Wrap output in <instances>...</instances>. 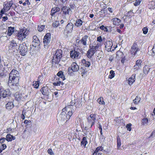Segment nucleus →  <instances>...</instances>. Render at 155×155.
Wrapping results in <instances>:
<instances>
[{
  "instance_id": "33",
  "label": "nucleus",
  "mask_w": 155,
  "mask_h": 155,
  "mask_svg": "<svg viewBox=\"0 0 155 155\" xmlns=\"http://www.w3.org/2000/svg\"><path fill=\"white\" fill-rule=\"evenodd\" d=\"M149 70V68L148 66L146 65L143 68V72L145 74H147Z\"/></svg>"
},
{
  "instance_id": "12",
  "label": "nucleus",
  "mask_w": 155,
  "mask_h": 155,
  "mask_svg": "<svg viewBox=\"0 0 155 155\" xmlns=\"http://www.w3.org/2000/svg\"><path fill=\"white\" fill-rule=\"evenodd\" d=\"M43 78L41 76H39L38 77V80L37 81L33 82V86L36 88H38L39 86V83L40 82V81Z\"/></svg>"
},
{
  "instance_id": "18",
  "label": "nucleus",
  "mask_w": 155,
  "mask_h": 155,
  "mask_svg": "<svg viewBox=\"0 0 155 155\" xmlns=\"http://www.w3.org/2000/svg\"><path fill=\"white\" fill-rule=\"evenodd\" d=\"M142 62L140 60H137L136 61V65L134 66V69L136 70H137L141 66V64Z\"/></svg>"
},
{
  "instance_id": "37",
  "label": "nucleus",
  "mask_w": 155,
  "mask_h": 155,
  "mask_svg": "<svg viewBox=\"0 0 155 155\" xmlns=\"http://www.w3.org/2000/svg\"><path fill=\"white\" fill-rule=\"evenodd\" d=\"M115 73L113 70H111L110 72V74L108 76L109 78L112 79L114 77Z\"/></svg>"
},
{
  "instance_id": "31",
  "label": "nucleus",
  "mask_w": 155,
  "mask_h": 155,
  "mask_svg": "<svg viewBox=\"0 0 155 155\" xmlns=\"http://www.w3.org/2000/svg\"><path fill=\"white\" fill-rule=\"evenodd\" d=\"M57 75L58 76L61 78L62 80H64L65 79V77L63 75L62 71H59L57 73Z\"/></svg>"
},
{
  "instance_id": "8",
  "label": "nucleus",
  "mask_w": 155,
  "mask_h": 155,
  "mask_svg": "<svg viewBox=\"0 0 155 155\" xmlns=\"http://www.w3.org/2000/svg\"><path fill=\"white\" fill-rule=\"evenodd\" d=\"M11 94L10 90L7 89L5 90L3 89L0 90V95L3 97H5L9 96Z\"/></svg>"
},
{
  "instance_id": "16",
  "label": "nucleus",
  "mask_w": 155,
  "mask_h": 155,
  "mask_svg": "<svg viewBox=\"0 0 155 155\" xmlns=\"http://www.w3.org/2000/svg\"><path fill=\"white\" fill-rule=\"evenodd\" d=\"M136 74H133L128 79V83L129 85H132L135 81Z\"/></svg>"
},
{
  "instance_id": "56",
  "label": "nucleus",
  "mask_w": 155,
  "mask_h": 155,
  "mask_svg": "<svg viewBox=\"0 0 155 155\" xmlns=\"http://www.w3.org/2000/svg\"><path fill=\"white\" fill-rule=\"evenodd\" d=\"M98 124H99V126L98 127V128L100 130H102V126L101 125L100 123H98Z\"/></svg>"
},
{
  "instance_id": "5",
  "label": "nucleus",
  "mask_w": 155,
  "mask_h": 155,
  "mask_svg": "<svg viewBox=\"0 0 155 155\" xmlns=\"http://www.w3.org/2000/svg\"><path fill=\"white\" fill-rule=\"evenodd\" d=\"M62 51L61 49H58L54 55L53 57V63H58L60 61L61 58L62 57Z\"/></svg>"
},
{
  "instance_id": "1",
  "label": "nucleus",
  "mask_w": 155,
  "mask_h": 155,
  "mask_svg": "<svg viewBox=\"0 0 155 155\" xmlns=\"http://www.w3.org/2000/svg\"><path fill=\"white\" fill-rule=\"evenodd\" d=\"M19 79V74L15 70H12L9 74L8 84L12 88L17 90L20 87L18 85Z\"/></svg>"
},
{
  "instance_id": "44",
  "label": "nucleus",
  "mask_w": 155,
  "mask_h": 155,
  "mask_svg": "<svg viewBox=\"0 0 155 155\" xmlns=\"http://www.w3.org/2000/svg\"><path fill=\"white\" fill-rule=\"evenodd\" d=\"M61 84H62L61 81H58L57 82L53 83V84L54 86H60Z\"/></svg>"
},
{
  "instance_id": "42",
  "label": "nucleus",
  "mask_w": 155,
  "mask_h": 155,
  "mask_svg": "<svg viewBox=\"0 0 155 155\" xmlns=\"http://www.w3.org/2000/svg\"><path fill=\"white\" fill-rule=\"evenodd\" d=\"M33 41L40 42L39 39L36 35H34L33 37Z\"/></svg>"
},
{
  "instance_id": "4",
  "label": "nucleus",
  "mask_w": 155,
  "mask_h": 155,
  "mask_svg": "<svg viewBox=\"0 0 155 155\" xmlns=\"http://www.w3.org/2000/svg\"><path fill=\"white\" fill-rule=\"evenodd\" d=\"M28 31L25 28L20 29L17 34V38L18 40L22 41L28 35Z\"/></svg>"
},
{
  "instance_id": "10",
  "label": "nucleus",
  "mask_w": 155,
  "mask_h": 155,
  "mask_svg": "<svg viewBox=\"0 0 155 155\" xmlns=\"http://www.w3.org/2000/svg\"><path fill=\"white\" fill-rule=\"evenodd\" d=\"M12 5L13 3L12 1L7 2L6 3L4 4V10H6V11H8L10 10Z\"/></svg>"
},
{
  "instance_id": "47",
  "label": "nucleus",
  "mask_w": 155,
  "mask_h": 155,
  "mask_svg": "<svg viewBox=\"0 0 155 155\" xmlns=\"http://www.w3.org/2000/svg\"><path fill=\"white\" fill-rule=\"evenodd\" d=\"M131 124H127L126 125V128L127 129V130L129 131H130L131 129Z\"/></svg>"
},
{
  "instance_id": "39",
  "label": "nucleus",
  "mask_w": 155,
  "mask_h": 155,
  "mask_svg": "<svg viewBox=\"0 0 155 155\" xmlns=\"http://www.w3.org/2000/svg\"><path fill=\"white\" fill-rule=\"evenodd\" d=\"M103 147H98L96 149V150H95L94 152H100L103 150Z\"/></svg>"
},
{
  "instance_id": "3",
  "label": "nucleus",
  "mask_w": 155,
  "mask_h": 155,
  "mask_svg": "<svg viewBox=\"0 0 155 155\" xmlns=\"http://www.w3.org/2000/svg\"><path fill=\"white\" fill-rule=\"evenodd\" d=\"M96 116V114H92L88 117L87 122L86 124V126L85 127L86 130L91 128L94 125Z\"/></svg>"
},
{
  "instance_id": "24",
  "label": "nucleus",
  "mask_w": 155,
  "mask_h": 155,
  "mask_svg": "<svg viewBox=\"0 0 155 155\" xmlns=\"http://www.w3.org/2000/svg\"><path fill=\"white\" fill-rule=\"evenodd\" d=\"M17 43L14 41H12L9 45V48H18Z\"/></svg>"
},
{
  "instance_id": "25",
  "label": "nucleus",
  "mask_w": 155,
  "mask_h": 155,
  "mask_svg": "<svg viewBox=\"0 0 155 155\" xmlns=\"http://www.w3.org/2000/svg\"><path fill=\"white\" fill-rule=\"evenodd\" d=\"M14 31V28L10 27H8V32L7 34L8 36H11Z\"/></svg>"
},
{
  "instance_id": "58",
  "label": "nucleus",
  "mask_w": 155,
  "mask_h": 155,
  "mask_svg": "<svg viewBox=\"0 0 155 155\" xmlns=\"http://www.w3.org/2000/svg\"><path fill=\"white\" fill-rule=\"evenodd\" d=\"M5 11H6V10H4V8H3L1 10L0 13L1 14H4V12Z\"/></svg>"
},
{
  "instance_id": "50",
  "label": "nucleus",
  "mask_w": 155,
  "mask_h": 155,
  "mask_svg": "<svg viewBox=\"0 0 155 155\" xmlns=\"http://www.w3.org/2000/svg\"><path fill=\"white\" fill-rule=\"evenodd\" d=\"M25 112H24V110H23L22 111V114L21 115V118L22 119H23L24 120L25 119Z\"/></svg>"
},
{
  "instance_id": "23",
  "label": "nucleus",
  "mask_w": 155,
  "mask_h": 155,
  "mask_svg": "<svg viewBox=\"0 0 155 155\" xmlns=\"http://www.w3.org/2000/svg\"><path fill=\"white\" fill-rule=\"evenodd\" d=\"M6 140L8 141H11L12 140H14L15 139V137L12 135L8 134L6 136Z\"/></svg>"
},
{
  "instance_id": "32",
  "label": "nucleus",
  "mask_w": 155,
  "mask_h": 155,
  "mask_svg": "<svg viewBox=\"0 0 155 155\" xmlns=\"http://www.w3.org/2000/svg\"><path fill=\"white\" fill-rule=\"evenodd\" d=\"M82 63L86 67H88L90 65V62L88 61H86L84 59L82 60Z\"/></svg>"
},
{
  "instance_id": "55",
  "label": "nucleus",
  "mask_w": 155,
  "mask_h": 155,
  "mask_svg": "<svg viewBox=\"0 0 155 155\" xmlns=\"http://www.w3.org/2000/svg\"><path fill=\"white\" fill-rule=\"evenodd\" d=\"M8 17L7 16H4L2 17L3 21H5L6 20H8Z\"/></svg>"
},
{
  "instance_id": "38",
  "label": "nucleus",
  "mask_w": 155,
  "mask_h": 155,
  "mask_svg": "<svg viewBox=\"0 0 155 155\" xmlns=\"http://www.w3.org/2000/svg\"><path fill=\"white\" fill-rule=\"evenodd\" d=\"M39 45V42L32 41V46L34 48H38Z\"/></svg>"
},
{
  "instance_id": "61",
  "label": "nucleus",
  "mask_w": 155,
  "mask_h": 155,
  "mask_svg": "<svg viewBox=\"0 0 155 155\" xmlns=\"http://www.w3.org/2000/svg\"><path fill=\"white\" fill-rule=\"evenodd\" d=\"M94 154H95L96 155H101V153L100 152H94Z\"/></svg>"
},
{
  "instance_id": "48",
  "label": "nucleus",
  "mask_w": 155,
  "mask_h": 155,
  "mask_svg": "<svg viewBox=\"0 0 155 155\" xmlns=\"http://www.w3.org/2000/svg\"><path fill=\"white\" fill-rule=\"evenodd\" d=\"M142 30L143 33L146 34L148 32V29L147 27H144L143 28Z\"/></svg>"
},
{
  "instance_id": "26",
  "label": "nucleus",
  "mask_w": 155,
  "mask_h": 155,
  "mask_svg": "<svg viewBox=\"0 0 155 155\" xmlns=\"http://www.w3.org/2000/svg\"><path fill=\"white\" fill-rule=\"evenodd\" d=\"M59 10V8L58 7H55L54 8H53L51 12V15H53L55 13L57 12Z\"/></svg>"
},
{
  "instance_id": "60",
  "label": "nucleus",
  "mask_w": 155,
  "mask_h": 155,
  "mask_svg": "<svg viewBox=\"0 0 155 155\" xmlns=\"http://www.w3.org/2000/svg\"><path fill=\"white\" fill-rule=\"evenodd\" d=\"M150 49H150V51H149L148 54L150 55H153L152 51H150Z\"/></svg>"
},
{
  "instance_id": "2",
  "label": "nucleus",
  "mask_w": 155,
  "mask_h": 155,
  "mask_svg": "<svg viewBox=\"0 0 155 155\" xmlns=\"http://www.w3.org/2000/svg\"><path fill=\"white\" fill-rule=\"evenodd\" d=\"M73 106L69 105L65 107L62 110V111L60 115L61 120H64L66 119L68 120L72 114V108Z\"/></svg>"
},
{
  "instance_id": "7",
  "label": "nucleus",
  "mask_w": 155,
  "mask_h": 155,
  "mask_svg": "<svg viewBox=\"0 0 155 155\" xmlns=\"http://www.w3.org/2000/svg\"><path fill=\"white\" fill-rule=\"evenodd\" d=\"M50 33H47L44 37L43 42L44 43V48H48L49 47L48 44L50 41Z\"/></svg>"
},
{
  "instance_id": "15",
  "label": "nucleus",
  "mask_w": 155,
  "mask_h": 155,
  "mask_svg": "<svg viewBox=\"0 0 155 155\" xmlns=\"http://www.w3.org/2000/svg\"><path fill=\"white\" fill-rule=\"evenodd\" d=\"M84 22L80 19H77L74 23L75 26L78 27H80L82 25Z\"/></svg>"
},
{
  "instance_id": "6",
  "label": "nucleus",
  "mask_w": 155,
  "mask_h": 155,
  "mask_svg": "<svg viewBox=\"0 0 155 155\" xmlns=\"http://www.w3.org/2000/svg\"><path fill=\"white\" fill-rule=\"evenodd\" d=\"M28 97V95L24 93H20L16 92L15 95V99L18 101H24Z\"/></svg>"
},
{
  "instance_id": "41",
  "label": "nucleus",
  "mask_w": 155,
  "mask_h": 155,
  "mask_svg": "<svg viewBox=\"0 0 155 155\" xmlns=\"http://www.w3.org/2000/svg\"><path fill=\"white\" fill-rule=\"evenodd\" d=\"M19 47L21 48H27L26 44L25 43L21 44L19 46Z\"/></svg>"
},
{
  "instance_id": "22",
  "label": "nucleus",
  "mask_w": 155,
  "mask_h": 155,
  "mask_svg": "<svg viewBox=\"0 0 155 155\" xmlns=\"http://www.w3.org/2000/svg\"><path fill=\"white\" fill-rule=\"evenodd\" d=\"M14 107V105L12 102H9L6 104V108L8 110H10Z\"/></svg>"
},
{
  "instance_id": "29",
  "label": "nucleus",
  "mask_w": 155,
  "mask_h": 155,
  "mask_svg": "<svg viewBox=\"0 0 155 155\" xmlns=\"http://www.w3.org/2000/svg\"><path fill=\"white\" fill-rule=\"evenodd\" d=\"M121 145V141L119 137H117V147L118 150H120Z\"/></svg>"
},
{
  "instance_id": "27",
  "label": "nucleus",
  "mask_w": 155,
  "mask_h": 155,
  "mask_svg": "<svg viewBox=\"0 0 155 155\" xmlns=\"http://www.w3.org/2000/svg\"><path fill=\"white\" fill-rule=\"evenodd\" d=\"M113 21V24L115 25H118L120 21V20L117 18H115L112 19Z\"/></svg>"
},
{
  "instance_id": "64",
  "label": "nucleus",
  "mask_w": 155,
  "mask_h": 155,
  "mask_svg": "<svg viewBox=\"0 0 155 155\" xmlns=\"http://www.w3.org/2000/svg\"><path fill=\"white\" fill-rule=\"evenodd\" d=\"M130 109L132 110H134L136 109L137 108L136 107H131Z\"/></svg>"
},
{
  "instance_id": "53",
  "label": "nucleus",
  "mask_w": 155,
  "mask_h": 155,
  "mask_svg": "<svg viewBox=\"0 0 155 155\" xmlns=\"http://www.w3.org/2000/svg\"><path fill=\"white\" fill-rule=\"evenodd\" d=\"M6 139L5 138L3 137L0 139V143H3L5 141Z\"/></svg>"
},
{
  "instance_id": "46",
  "label": "nucleus",
  "mask_w": 155,
  "mask_h": 155,
  "mask_svg": "<svg viewBox=\"0 0 155 155\" xmlns=\"http://www.w3.org/2000/svg\"><path fill=\"white\" fill-rule=\"evenodd\" d=\"M48 153L50 155H54V154L52 150L51 149H49L47 150Z\"/></svg>"
},
{
  "instance_id": "45",
  "label": "nucleus",
  "mask_w": 155,
  "mask_h": 155,
  "mask_svg": "<svg viewBox=\"0 0 155 155\" xmlns=\"http://www.w3.org/2000/svg\"><path fill=\"white\" fill-rule=\"evenodd\" d=\"M142 0H136V2L134 3L135 6H137L138 5L140 4Z\"/></svg>"
},
{
  "instance_id": "11",
  "label": "nucleus",
  "mask_w": 155,
  "mask_h": 155,
  "mask_svg": "<svg viewBox=\"0 0 155 155\" xmlns=\"http://www.w3.org/2000/svg\"><path fill=\"white\" fill-rule=\"evenodd\" d=\"M74 25L71 23H69L67 25L65 31H67V33L71 32L73 29Z\"/></svg>"
},
{
  "instance_id": "19",
  "label": "nucleus",
  "mask_w": 155,
  "mask_h": 155,
  "mask_svg": "<svg viewBox=\"0 0 155 155\" xmlns=\"http://www.w3.org/2000/svg\"><path fill=\"white\" fill-rule=\"evenodd\" d=\"M88 142L87 140L86 137H84L83 138L81 144V146H83L84 148L86 147V144Z\"/></svg>"
},
{
  "instance_id": "59",
  "label": "nucleus",
  "mask_w": 155,
  "mask_h": 155,
  "mask_svg": "<svg viewBox=\"0 0 155 155\" xmlns=\"http://www.w3.org/2000/svg\"><path fill=\"white\" fill-rule=\"evenodd\" d=\"M108 10L109 11L112 13V9L111 8H108Z\"/></svg>"
},
{
  "instance_id": "30",
  "label": "nucleus",
  "mask_w": 155,
  "mask_h": 155,
  "mask_svg": "<svg viewBox=\"0 0 155 155\" xmlns=\"http://www.w3.org/2000/svg\"><path fill=\"white\" fill-rule=\"evenodd\" d=\"M61 10L64 14H69V11L68 10L67 7L66 6L63 7L61 8Z\"/></svg>"
},
{
  "instance_id": "54",
  "label": "nucleus",
  "mask_w": 155,
  "mask_h": 155,
  "mask_svg": "<svg viewBox=\"0 0 155 155\" xmlns=\"http://www.w3.org/2000/svg\"><path fill=\"white\" fill-rule=\"evenodd\" d=\"M136 49H132V50L131 51V52H132L133 51V52L132 53V54H133L134 55H135L136 54V51H137V50L136 51L135 50Z\"/></svg>"
},
{
  "instance_id": "57",
  "label": "nucleus",
  "mask_w": 155,
  "mask_h": 155,
  "mask_svg": "<svg viewBox=\"0 0 155 155\" xmlns=\"http://www.w3.org/2000/svg\"><path fill=\"white\" fill-rule=\"evenodd\" d=\"M152 51V54L153 55H155V49H150V51Z\"/></svg>"
},
{
  "instance_id": "34",
  "label": "nucleus",
  "mask_w": 155,
  "mask_h": 155,
  "mask_svg": "<svg viewBox=\"0 0 155 155\" xmlns=\"http://www.w3.org/2000/svg\"><path fill=\"white\" fill-rule=\"evenodd\" d=\"M97 101L100 104L103 105L105 104V102L103 101L102 97H100V98H98Z\"/></svg>"
},
{
  "instance_id": "51",
  "label": "nucleus",
  "mask_w": 155,
  "mask_h": 155,
  "mask_svg": "<svg viewBox=\"0 0 155 155\" xmlns=\"http://www.w3.org/2000/svg\"><path fill=\"white\" fill-rule=\"evenodd\" d=\"M6 148V146L5 144H2L1 147L0 148H1L2 150H4Z\"/></svg>"
},
{
  "instance_id": "36",
  "label": "nucleus",
  "mask_w": 155,
  "mask_h": 155,
  "mask_svg": "<svg viewBox=\"0 0 155 155\" xmlns=\"http://www.w3.org/2000/svg\"><path fill=\"white\" fill-rule=\"evenodd\" d=\"M140 100V98L138 96H137L133 100L134 103L135 104H138Z\"/></svg>"
},
{
  "instance_id": "28",
  "label": "nucleus",
  "mask_w": 155,
  "mask_h": 155,
  "mask_svg": "<svg viewBox=\"0 0 155 155\" xmlns=\"http://www.w3.org/2000/svg\"><path fill=\"white\" fill-rule=\"evenodd\" d=\"M41 91L43 94L44 95H46L48 91L47 87H43L41 89Z\"/></svg>"
},
{
  "instance_id": "20",
  "label": "nucleus",
  "mask_w": 155,
  "mask_h": 155,
  "mask_svg": "<svg viewBox=\"0 0 155 155\" xmlns=\"http://www.w3.org/2000/svg\"><path fill=\"white\" fill-rule=\"evenodd\" d=\"M75 8V5L74 4H71L68 7V10L69 11V14H71L72 12L74 11Z\"/></svg>"
},
{
  "instance_id": "52",
  "label": "nucleus",
  "mask_w": 155,
  "mask_h": 155,
  "mask_svg": "<svg viewBox=\"0 0 155 155\" xmlns=\"http://www.w3.org/2000/svg\"><path fill=\"white\" fill-rule=\"evenodd\" d=\"M100 28L101 29V30H104V31H105V29H106V31H107V29L105 27H104V25H102V26H101L100 27Z\"/></svg>"
},
{
  "instance_id": "9",
  "label": "nucleus",
  "mask_w": 155,
  "mask_h": 155,
  "mask_svg": "<svg viewBox=\"0 0 155 155\" xmlns=\"http://www.w3.org/2000/svg\"><path fill=\"white\" fill-rule=\"evenodd\" d=\"M80 53L79 52L74 49L73 50L71 51V57L72 58H77L79 56Z\"/></svg>"
},
{
  "instance_id": "43",
  "label": "nucleus",
  "mask_w": 155,
  "mask_h": 155,
  "mask_svg": "<svg viewBox=\"0 0 155 155\" xmlns=\"http://www.w3.org/2000/svg\"><path fill=\"white\" fill-rule=\"evenodd\" d=\"M59 24V22L58 21H56L52 24V25L53 27H57Z\"/></svg>"
},
{
  "instance_id": "13",
  "label": "nucleus",
  "mask_w": 155,
  "mask_h": 155,
  "mask_svg": "<svg viewBox=\"0 0 155 155\" xmlns=\"http://www.w3.org/2000/svg\"><path fill=\"white\" fill-rule=\"evenodd\" d=\"M88 38V36L87 35H85L82 38L80 41L82 44L84 46H86L85 47L84 46V48L86 47V46L87 45V41Z\"/></svg>"
},
{
  "instance_id": "63",
  "label": "nucleus",
  "mask_w": 155,
  "mask_h": 155,
  "mask_svg": "<svg viewBox=\"0 0 155 155\" xmlns=\"http://www.w3.org/2000/svg\"><path fill=\"white\" fill-rule=\"evenodd\" d=\"M119 117H117V118H116L115 120L116 122L118 123H119V121L118 120H120L119 119Z\"/></svg>"
},
{
  "instance_id": "40",
  "label": "nucleus",
  "mask_w": 155,
  "mask_h": 155,
  "mask_svg": "<svg viewBox=\"0 0 155 155\" xmlns=\"http://www.w3.org/2000/svg\"><path fill=\"white\" fill-rule=\"evenodd\" d=\"M45 28V26L43 25H41L38 26V30L39 31H41L43 30Z\"/></svg>"
},
{
  "instance_id": "21",
  "label": "nucleus",
  "mask_w": 155,
  "mask_h": 155,
  "mask_svg": "<svg viewBox=\"0 0 155 155\" xmlns=\"http://www.w3.org/2000/svg\"><path fill=\"white\" fill-rule=\"evenodd\" d=\"M149 121L148 119L144 117L141 120V124L143 125H147L149 123Z\"/></svg>"
},
{
  "instance_id": "49",
  "label": "nucleus",
  "mask_w": 155,
  "mask_h": 155,
  "mask_svg": "<svg viewBox=\"0 0 155 155\" xmlns=\"http://www.w3.org/2000/svg\"><path fill=\"white\" fill-rule=\"evenodd\" d=\"M97 41L99 42H101L102 41V38L101 36H100L97 38Z\"/></svg>"
},
{
  "instance_id": "14",
  "label": "nucleus",
  "mask_w": 155,
  "mask_h": 155,
  "mask_svg": "<svg viewBox=\"0 0 155 155\" xmlns=\"http://www.w3.org/2000/svg\"><path fill=\"white\" fill-rule=\"evenodd\" d=\"M71 69L74 72L77 71L79 70L78 65L75 62H73L71 65Z\"/></svg>"
},
{
  "instance_id": "62",
  "label": "nucleus",
  "mask_w": 155,
  "mask_h": 155,
  "mask_svg": "<svg viewBox=\"0 0 155 155\" xmlns=\"http://www.w3.org/2000/svg\"><path fill=\"white\" fill-rule=\"evenodd\" d=\"M29 122V121L28 120H25L24 121V123L26 124H28Z\"/></svg>"
},
{
  "instance_id": "35",
  "label": "nucleus",
  "mask_w": 155,
  "mask_h": 155,
  "mask_svg": "<svg viewBox=\"0 0 155 155\" xmlns=\"http://www.w3.org/2000/svg\"><path fill=\"white\" fill-rule=\"evenodd\" d=\"M19 50L20 49H19L20 53L21 55L24 56L25 55L27 52V49H21V50L20 51Z\"/></svg>"
},
{
  "instance_id": "17",
  "label": "nucleus",
  "mask_w": 155,
  "mask_h": 155,
  "mask_svg": "<svg viewBox=\"0 0 155 155\" xmlns=\"http://www.w3.org/2000/svg\"><path fill=\"white\" fill-rule=\"evenodd\" d=\"M95 53L94 49H89L87 53V56L88 58H91Z\"/></svg>"
}]
</instances>
